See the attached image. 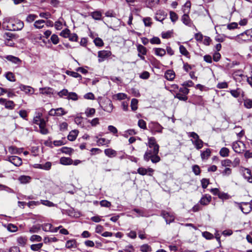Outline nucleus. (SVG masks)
Returning a JSON list of instances; mask_svg holds the SVG:
<instances>
[{"label":"nucleus","mask_w":252,"mask_h":252,"mask_svg":"<svg viewBox=\"0 0 252 252\" xmlns=\"http://www.w3.org/2000/svg\"><path fill=\"white\" fill-rule=\"evenodd\" d=\"M105 155L109 158H113L116 156L117 152L111 148L106 149L104 150Z\"/></svg>","instance_id":"412c9836"},{"label":"nucleus","mask_w":252,"mask_h":252,"mask_svg":"<svg viewBox=\"0 0 252 252\" xmlns=\"http://www.w3.org/2000/svg\"><path fill=\"white\" fill-rule=\"evenodd\" d=\"M239 208L241 210L242 212L246 214L250 213L252 209L251 203L248 202L241 203L240 204Z\"/></svg>","instance_id":"9b49d317"},{"label":"nucleus","mask_w":252,"mask_h":252,"mask_svg":"<svg viewBox=\"0 0 252 252\" xmlns=\"http://www.w3.org/2000/svg\"><path fill=\"white\" fill-rule=\"evenodd\" d=\"M67 113L63 108L60 107L57 109H51L49 112V115L53 116H61Z\"/></svg>","instance_id":"39448f33"},{"label":"nucleus","mask_w":252,"mask_h":252,"mask_svg":"<svg viewBox=\"0 0 252 252\" xmlns=\"http://www.w3.org/2000/svg\"><path fill=\"white\" fill-rule=\"evenodd\" d=\"M102 109L108 113H111L113 109V105L112 101L108 99L104 102L103 105H100Z\"/></svg>","instance_id":"f8f14e48"},{"label":"nucleus","mask_w":252,"mask_h":252,"mask_svg":"<svg viewBox=\"0 0 252 252\" xmlns=\"http://www.w3.org/2000/svg\"><path fill=\"white\" fill-rule=\"evenodd\" d=\"M91 16L94 19L99 20L101 19L102 14L99 11H95L91 13Z\"/></svg>","instance_id":"a19ab883"},{"label":"nucleus","mask_w":252,"mask_h":252,"mask_svg":"<svg viewBox=\"0 0 252 252\" xmlns=\"http://www.w3.org/2000/svg\"><path fill=\"white\" fill-rule=\"evenodd\" d=\"M42 113H38L37 115L33 118V123L37 125H40V123L42 122V121H45L43 118H42Z\"/></svg>","instance_id":"bb28decb"},{"label":"nucleus","mask_w":252,"mask_h":252,"mask_svg":"<svg viewBox=\"0 0 252 252\" xmlns=\"http://www.w3.org/2000/svg\"><path fill=\"white\" fill-rule=\"evenodd\" d=\"M43 246L42 243H38L36 244H32L31 246V249L34 251H37L39 250Z\"/></svg>","instance_id":"09e8293b"},{"label":"nucleus","mask_w":252,"mask_h":252,"mask_svg":"<svg viewBox=\"0 0 252 252\" xmlns=\"http://www.w3.org/2000/svg\"><path fill=\"white\" fill-rule=\"evenodd\" d=\"M155 53L157 56H163L166 54V51L164 49L160 48H155L154 49Z\"/></svg>","instance_id":"2f4dec72"},{"label":"nucleus","mask_w":252,"mask_h":252,"mask_svg":"<svg viewBox=\"0 0 252 252\" xmlns=\"http://www.w3.org/2000/svg\"><path fill=\"white\" fill-rule=\"evenodd\" d=\"M68 99L72 100H77L78 99V95L76 93L74 92L69 93L68 96L66 97Z\"/></svg>","instance_id":"3c124183"},{"label":"nucleus","mask_w":252,"mask_h":252,"mask_svg":"<svg viewBox=\"0 0 252 252\" xmlns=\"http://www.w3.org/2000/svg\"><path fill=\"white\" fill-rule=\"evenodd\" d=\"M244 106L247 109L252 108V99L246 98L244 99Z\"/></svg>","instance_id":"4c0bfd02"},{"label":"nucleus","mask_w":252,"mask_h":252,"mask_svg":"<svg viewBox=\"0 0 252 252\" xmlns=\"http://www.w3.org/2000/svg\"><path fill=\"white\" fill-rule=\"evenodd\" d=\"M52 225L51 223H47L42 225V228L44 231H51L52 230Z\"/></svg>","instance_id":"49530a36"},{"label":"nucleus","mask_w":252,"mask_h":252,"mask_svg":"<svg viewBox=\"0 0 252 252\" xmlns=\"http://www.w3.org/2000/svg\"><path fill=\"white\" fill-rule=\"evenodd\" d=\"M23 22L13 17H6L3 20L2 28L3 29L12 31H21L24 27Z\"/></svg>","instance_id":"f03ea898"},{"label":"nucleus","mask_w":252,"mask_h":252,"mask_svg":"<svg viewBox=\"0 0 252 252\" xmlns=\"http://www.w3.org/2000/svg\"><path fill=\"white\" fill-rule=\"evenodd\" d=\"M40 201L42 204L48 207H54L56 206L52 202L47 200H41Z\"/></svg>","instance_id":"864d4df0"},{"label":"nucleus","mask_w":252,"mask_h":252,"mask_svg":"<svg viewBox=\"0 0 252 252\" xmlns=\"http://www.w3.org/2000/svg\"><path fill=\"white\" fill-rule=\"evenodd\" d=\"M228 87V84L226 82L219 83L217 86V87L219 89H225Z\"/></svg>","instance_id":"338daca9"},{"label":"nucleus","mask_w":252,"mask_h":252,"mask_svg":"<svg viewBox=\"0 0 252 252\" xmlns=\"http://www.w3.org/2000/svg\"><path fill=\"white\" fill-rule=\"evenodd\" d=\"M137 50L138 52V56L141 60L145 61V58L144 56L147 54V50L146 48L141 44H138L137 45Z\"/></svg>","instance_id":"1a4fd4ad"},{"label":"nucleus","mask_w":252,"mask_h":252,"mask_svg":"<svg viewBox=\"0 0 252 252\" xmlns=\"http://www.w3.org/2000/svg\"><path fill=\"white\" fill-rule=\"evenodd\" d=\"M40 93L43 94H53V89L51 88H43L40 89Z\"/></svg>","instance_id":"f704fd0d"},{"label":"nucleus","mask_w":252,"mask_h":252,"mask_svg":"<svg viewBox=\"0 0 252 252\" xmlns=\"http://www.w3.org/2000/svg\"><path fill=\"white\" fill-rule=\"evenodd\" d=\"M223 177H227L232 173V169L229 167H225L224 169L220 172Z\"/></svg>","instance_id":"ea45409f"},{"label":"nucleus","mask_w":252,"mask_h":252,"mask_svg":"<svg viewBox=\"0 0 252 252\" xmlns=\"http://www.w3.org/2000/svg\"><path fill=\"white\" fill-rule=\"evenodd\" d=\"M4 58L7 61L16 64H20L22 63V61L19 58L12 55H7L4 56Z\"/></svg>","instance_id":"dca6fc26"},{"label":"nucleus","mask_w":252,"mask_h":252,"mask_svg":"<svg viewBox=\"0 0 252 252\" xmlns=\"http://www.w3.org/2000/svg\"><path fill=\"white\" fill-rule=\"evenodd\" d=\"M211 199V196L209 194H206L201 197L199 201V203L201 205L206 206L210 203Z\"/></svg>","instance_id":"2eb2a0df"},{"label":"nucleus","mask_w":252,"mask_h":252,"mask_svg":"<svg viewBox=\"0 0 252 252\" xmlns=\"http://www.w3.org/2000/svg\"><path fill=\"white\" fill-rule=\"evenodd\" d=\"M154 170L153 169L151 168H145L144 167H139L137 169V173L141 175H149L152 176Z\"/></svg>","instance_id":"9d476101"},{"label":"nucleus","mask_w":252,"mask_h":252,"mask_svg":"<svg viewBox=\"0 0 252 252\" xmlns=\"http://www.w3.org/2000/svg\"><path fill=\"white\" fill-rule=\"evenodd\" d=\"M45 23V21L43 20H38L34 22L33 25L36 29H40L44 27Z\"/></svg>","instance_id":"72a5a7b5"},{"label":"nucleus","mask_w":252,"mask_h":252,"mask_svg":"<svg viewBox=\"0 0 252 252\" xmlns=\"http://www.w3.org/2000/svg\"><path fill=\"white\" fill-rule=\"evenodd\" d=\"M65 73L67 75L70 76L72 77L76 78H79V80H81L82 79V76L80 74L77 73V71L75 72V71H70V70H66L65 71Z\"/></svg>","instance_id":"cd10ccee"},{"label":"nucleus","mask_w":252,"mask_h":252,"mask_svg":"<svg viewBox=\"0 0 252 252\" xmlns=\"http://www.w3.org/2000/svg\"><path fill=\"white\" fill-rule=\"evenodd\" d=\"M30 240L31 242H40L42 240V238L39 235H33L30 237Z\"/></svg>","instance_id":"6e6d98bb"},{"label":"nucleus","mask_w":252,"mask_h":252,"mask_svg":"<svg viewBox=\"0 0 252 252\" xmlns=\"http://www.w3.org/2000/svg\"><path fill=\"white\" fill-rule=\"evenodd\" d=\"M183 12L184 13V14L182 17V21L185 25L188 26L189 27H191V26L192 24V23L189 16L188 15V13H186V9L183 10Z\"/></svg>","instance_id":"4468645a"},{"label":"nucleus","mask_w":252,"mask_h":252,"mask_svg":"<svg viewBox=\"0 0 252 252\" xmlns=\"http://www.w3.org/2000/svg\"><path fill=\"white\" fill-rule=\"evenodd\" d=\"M28 241V239L26 236H20L17 238V242L18 245L21 247H24Z\"/></svg>","instance_id":"5701e85b"},{"label":"nucleus","mask_w":252,"mask_h":252,"mask_svg":"<svg viewBox=\"0 0 252 252\" xmlns=\"http://www.w3.org/2000/svg\"><path fill=\"white\" fill-rule=\"evenodd\" d=\"M211 150L210 149H206L204 151H201V158L204 159H207L211 156Z\"/></svg>","instance_id":"a878e982"},{"label":"nucleus","mask_w":252,"mask_h":252,"mask_svg":"<svg viewBox=\"0 0 252 252\" xmlns=\"http://www.w3.org/2000/svg\"><path fill=\"white\" fill-rule=\"evenodd\" d=\"M111 55V52L109 51L102 50L98 52V62L101 63L104 61L106 58Z\"/></svg>","instance_id":"0eeeda50"},{"label":"nucleus","mask_w":252,"mask_h":252,"mask_svg":"<svg viewBox=\"0 0 252 252\" xmlns=\"http://www.w3.org/2000/svg\"><path fill=\"white\" fill-rule=\"evenodd\" d=\"M218 197L222 200H227L230 198V196L228 193L223 192H220Z\"/></svg>","instance_id":"de8ad7c7"},{"label":"nucleus","mask_w":252,"mask_h":252,"mask_svg":"<svg viewBox=\"0 0 252 252\" xmlns=\"http://www.w3.org/2000/svg\"><path fill=\"white\" fill-rule=\"evenodd\" d=\"M170 18L172 22H175L177 20L178 17L175 12L173 11H170Z\"/></svg>","instance_id":"bf43d9fd"},{"label":"nucleus","mask_w":252,"mask_h":252,"mask_svg":"<svg viewBox=\"0 0 252 252\" xmlns=\"http://www.w3.org/2000/svg\"><path fill=\"white\" fill-rule=\"evenodd\" d=\"M194 65H191L189 64L188 63H183V69L186 72H189V70H191L192 68V67Z\"/></svg>","instance_id":"e2e57ef3"},{"label":"nucleus","mask_w":252,"mask_h":252,"mask_svg":"<svg viewBox=\"0 0 252 252\" xmlns=\"http://www.w3.org/2000/svg\"><path fill=\"white\" fill-rule=\"evenodd\" d=\"M192 169V171L193 172V173H194L195 175H198L200 174V173L201 172V170H200V167L198 165H193Z\"/></svg>","instance_id":"052dcab7"},{"label":"nucleus","mask_w":252,"mask_h":252,"mask_svg":"<svg viewBox=\"0 0 252 252\" xmlns=\"http://www.w3.org/2000/svg\"><path fill=\"white\" fill-rule=\"evenodd\" d=\"M174 97L182 101H186L188 99V96L179 93H176L174 95Z\"/></svg>","instance_id":"c03bdc74"},{"label":"nucleus","mask_w":252,"mask_h":252,"mask_svg":"<svg viewBox=\"0 0 252 252\" xmlns=\"http://www.w3.org/2000/svg\"><path fill=\"white\" fill-rule=\"evenodd\" d=\"M94 44L98 47H101L104 44L103 40L99 37L95 38L94 40Z\"/></svg>","instance_id":"603ef678"},{"label":"nucleus","mask_w":252,"mask_h":252,"mask_svg":"<svg viewBox=\"0 0 252 252\" xmlns=\"http://www.w3.org/2000/svg\"><path fill=\"white\" fill-rule=\"evenodd\" d=\"M139 77L143 79H147L150 77V73L147 71H144L140 74Z\"/></svg>","instance_id":"69168bd1"},{"label":"nucleus","mask_w":252,"mask_h":252,"mask_svg":"<svg viewBox=\"0 0 252 252\" xmlns=\"http://www.w3.org/2000/svg\"><path fill=\"white\" fill-rule=\"evenodd\" d=\"M31 179L32 178L30 176L25 175L20 176L18 178V180L20 181V182L23 184L30 183L31 181Z\"/></svg>","instance_id":"393cba45"},{"label":"nucleus","mask_w":252,"mask_h":252,"mask_svg":"<svg viewBox=\"0 0 252 252\" xmlns=\"http://www.w3.org/2000/svg\"><path fill=\"white\" fill-rule=\"evenodd\" d=\"M238 36L245 41H252V30H247L246 32L238 35Z\"/></svg>","instance_id":"6e6552de"},{"label":"nucleus","mask_w":252,"mask_h":252,"mask_svg":"<svg viewBox=\"0 0 252 252\" xmlns=\"http://www.w3.org/2000/svg\"><path fill=\"white\" fill-rule=\"evenodd\" d=\"M95 113V110L93 108H87L85 112V114L87 117H93Z\"/></svg>","instance_id":"7c9ffc66"},{"label":"nucleus","mask_w":252,"mask_h":252,"mask_svg":"<svg viewBox=\"0 0 252 252\" xmlns=\"http://www.w3.org/2000/svg\"><path fill=\"white\" fill-rule=\"evenodd\" d=\"M7 229L10 232H14L17 231L18 228L16 225L13 224H9L7 226Z\"/></svg>","instance_id":"774afa93"},{"label":"nucleus","mask_w":252,"mask_h":252,"mask_svg":"<svg viewBox=\"0 0 252 252\" xmlns=\"http://www.w3.org/2000/svg\"><path fill=\"white\" fill-rule=\"evenodd\" d=\"M179 50L181 54L186 56L187 58H189V53L185 46H184L182 45H181L179 47Z\"/></svg>","instance_id":"473e14b6"},{"label":"nucleus","mask_w":252,"mask_h":252,"mask_svg":"<svg viewBox=\"0 0 252 252\" xmlns=\"http://www.w3.org/2000/svg\"><path fill=\"white\" fill-rule=\"evenodd\" d=\"M240 144H242L243 146H245L244 143L241 141L235 142L232 144V148L233 150L237 153H242Z\"/></svg>","instance_id":"f3484780"},{"label":"nucleus","mask_w":252,"mask_h":252,"mask_svg":"<svg viewBox=\"0 0 252 252\" xmlns=\"http://www.w3.org/2000/svg\"><path fill=\"white\" fill-rule=\"evenodd\" d=\"M164 77L168 80H173L175 77V72L172 70H168L165 72Z\"/></svg>","instance_id":"aec40b11"},{"label":"nucleus","mask_w":252,"mask_h":252,"mask_svg":"<svg viewBox=\"0 0 252 252\" xmlns=\"http://www.w3.org/2000/svg\"><path fill=\"white\" fill-rule=\"evenodd\" d=\"M160 0H147L146 3L147 6L149 8H152L156 4H158Z\"/></svg>","instance_id":"c9c22d12"},{"label":"nucleus","mask_w":252,"mask_h":252,"mask_svg":"<svg viewBox=\"0 0 252 252\" xmlns=\"http://www.w3.org/2000/svg\"><path fill=\"white\" fill-rule=\"evenodd\" d=\"M149 128L153 134H156L157 133H162L163 127L159 123L156 122H151L149 124Z\"/></svg>","instance_id":"7ed1b4c3"},{"label":"nucleus","mask_w":252,"mask_h":252,"mask_svg":"<svg viewBox=\"0 0 252 252\" xmlns=\"http://www.w3.org/2000/svg\"><path fill=\"white\" fill-rule=\"evenodd\" d=\"M78 131L76 130L71 131L67 136L68 139L71 141L75 140L78 135Z\"/></svg>","instance_id":"c85d7f7f"},{"label":"nucleus","mask_w":252,"mask_h":252,"mask_svg":"<svg viewBox=\"0 0 252 252\" xmlns=\"http://www.w3.org/2000/svg\"><path fill=\"white\" fill-rule=\"evenodd\" d=\"M70 33V31L68 29H65L61 32L60 33V35L64 37L67 38L68 37L69 34Z\"/></svg>","instance_id":"4d7b16f0"},{"label":"nucleus","mask_w":252,"mask_h":252,"mask_svg":"<svg viewBox=\"0 0 252 252\" xmlns=\"http://www.w3.org/2000/svg\"><path fill=\"white\" fill-rule=\"evenodd\" d=\"M140 250L142 252H150L152 251L151 247L148 244H144L140 247Z\"/></svg>","instance_id":"79ce46f5"},{"label":"nucleus","mask_w":252,"mask_h":252,"mask_svg":"<svg viewBox=\"0 0 252 252\" xmlns=\"http://www.w3.org/2000/svg\"><path fill=\"white\" fill-rule=\"evenodd\" d=\"M65 247L67 249L75 248L77 247V242L75 239H71L66 241Z\"/></svg>","instance_id":"b1692460"},{"label":"nucleus","mask_w":252,"mask_h":252,"mask_svg":"<svg viewBox=\"0 0 252 252\" xmlns=\"http://www.w3.org/2000/svg\"><path fill=\"white\" fill-rule=\"evenodd\" d=\"M0 104L4 105L5 108L12 110L14 108L15 104L12 100H8L6 99L0 98Z\"/></svg>","instance_id":"423d86ee"},{"label":"nucleus","mask_w":252,"mask_h":252,"mask_svg":"<svg viewBox=\"0 0 252 252\" xmlns=\"http://www.w3.org/2000/svg\"><path fill=\"white\" fill-rule=\"evenodd\" d=\"M160 216L165 220L166 224L173 222L175 218L174 213L168 212L165 210L161 211Z\"/></svg>","instance_id":"20e7f679"},{"label":"nucleus","mask_w":252,"mask_h":252,"mask_svg":"<svg viewBox=\"0 0 252 252\" xmlns=\"http://www.w3.org/2000/svg\"><path fill=\"white\" fill-rule=\"evenodd\" d=\"M60 163L64 165L72 164L73 160L70 158L62 157L60 159Z\"/></svg>","instance_id":"6ab92c4d"},{"label":"nucleus","mask_w":252,"mask_h":252,"mask_svg":"<svg viewBox=\"0 0 252 252\" xmlns=\"http://www.w3.org/2000/svg\"><path fill=\"white\" fill-rule=\"evenodd\" d=\"M46 123L45 121H42V122L39 125L40 132L42 134H47L49 133L48 129L46 127Z\"/></svg>","instance_id":"a211bd4d"},{"label":"nucleus","mask_w":252,"mask_h":252,"mask_svg":"<svg viewBox=\"0 0 252 252\" xmlns=\"http://www.w3.org/2000/svg\"><path fill=\"white\" fill-rule=\"evenodd\" d=\"M37 18V16L36 15L31 14L27 16L26 21L28 23H32L33 21H34L35 19Z\"/></svg>","instance_id":"a18cd8bd"},{"label":"nucleus","mask_w":252,"mask_h":252,"mask_svg":"<svg viewBox=\"0 0 252 252\" xmlns=\"http://www.w3.org/2000/svg\"><path fill=\"white\" fill-rule=\"evenodd\" d=\"M232 161L229 159H224L221 161V165L225 167H228L229 166H232Z\"/></svg>","instance_id":"37998d69"},{"label":"nucleus","mask_w":252,"mask_h":252,"mask_svg":"<svg viewBox=\"0 0 252 252\" xmlns=\"http://www.w3.org/2000/svg\"><path fill=\"white\" fill-rule=\"evenodd\" d=\"M7 160L13 163L16 166H19L22 164V159L17 156H10L8 158Z\"/></svg>","instance_id":"ddd939ff"},{"label":"nucleus","mask_w":252,"mask_h":252,"mask_svg":"<svg viewBox=\"0 0 252 252\" xmlns=\"http://www.w3.org/2000/svg\"><path fill=\"white\" fill-rule=\"evenodd\" d=\"M95 138L97 139L96 141V143L97 145L99 146H103L105 144H109L110 141L109 140L106 139L104 138H99L97 136H96Z\"/></svg>","instance_id":"4be33fe9"},{"label":"nucleus","mask_w":252,"mask_h":252,"mask_svg":"<svg viewBox=\"0 0 252 252\" xmlns=\"http://www.w3.org/2000/svg\"><path fill=\"white\" fill-rule=\"evenodd\" d=\"M138 100L136 98H132L131 100L130 107L132 111H134L137 109Z\"/></svg>","instance_id":"e433bc0d"},{"label":"nucleus","mask_w":252,"mask_h":252,"mask_svg":"<svg viewBox=\"0 0 252 252\" xmlns=\"http://www.w3.org/2000/svg\"><path fill=\"white\" fill-rule=\"evenodd\" d=\"M5 76L6 79L11 82L15 81V76L12 72H8L5 74Z\"/></svg>","instance_id":"8fccbe9b"},{"label":"nucleus","mask_w":252,"mask_h":252,"mask_svg":"<svg viewBox=\"0 0 252 252\" xmlns=\"http://www.w3.org/2000/svg\"><path fill=\"white\" fill-rule=\"evenodd\" d=\"M229 149L225 147L222 148L220 151V154L222 157H228L229 155Z\"/></svg>","instance_id":"58836bf2"},{"label":"nucleus","mask_w":252,"mask_h":252,"mask_svg":"<svg viewBox=\"0 0 252 252\" xmlns=\"http://www.w3.org/2000/svg\"><path fill=\"white\" fill-rule=\"evenodd\" d=\"M50 40L54 45H56L59 42V38L58 36L55 34H53L51 35Z\"/></svg>","instance_id":"5fc2aeb1"},{"label":"nucleus","mask_w":252,"mask_h":252,"mask_svg":"<svg viewBox=\"0 0 252 252\" xmlns=\"http://www.w3.org/2000/svg\"><path fill=\"white\" fill-rule=\"evenodd\" d=\"M191 142L195 148L197 150H199L203 147V141L200 139L198 140H191Z\"/></svg>","instance_id":"c756f323"},{"label":"nucleus","mask_w":252,"mask_h":252,"mask_svg":"<svg viewBox=\"0 0 252 252\" xmlns=\"http://www.w3.org/2000/svg\"><path fill=\"white\" fill-rule=\"evenodd\" d=\"M100 205L102 207H110L111 205V203L110 202L106 200H101L100 202Z\"/></svg>","instance_id":"0e129e2a"},{"label":"nucleus","mask_w":252,"mask_h":252,"mask_svg":"<svg viewBox=\"0 0 252 252\" xmlns=\"http://www.w3.org/2000/svg\"><path fill=\"white\" fill-rule=\"evenodd\" d=\"M138 125L141 128L143 129H146L147 128L146 123L142 119H140L138 121Z\"/></svg>","instance_id":"680f3d73"},{"label":"nucleus","mask_w":252,"mask_h":252,"mask_svg":"<svg viewBox=\"0 0 252 252\" xmlns=\"http://www.w3.org/2000/svg\"><path fill=\"white\" fill-rule=\"evenodd\" d=\"M201 183L202 188L206 189L208 185L209 184V179L206 178H203L201 180Z\"/></svg>","instance_id":"13d9d810"},{"label":"nucleus","mask_w":252,"mask_h":252,"mask_svg":"<svg viewBox=\"0 0 252 252\" xmlns=\"http://www.w3.org/2000/svg\"><path fill=\"white\" fill-rule=\"evenodd\" d=\"M146 145L150 148L145 152L143 159L146 161L151 160L152 163H157L160 161V158L158 155L159 146L154 137H148Z\"/></svg>","instance_id":"f257e3e1"}]
</instances>
